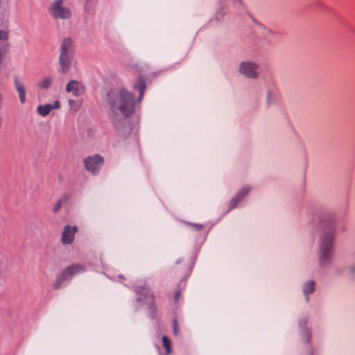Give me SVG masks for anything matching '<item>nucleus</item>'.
<instances>
[{
  "instance_id": "1",
  "label": "nucleus",
  "mask_w": 355,
  "mask_h": 355,
  "mask_svg": "<svg viewBox=\"0 0 355 355\" xmlns=\"http://www.w3.org/2000/svg\"><path fill=\"white\" fill-rule=\"evenodd\" d=\"M109 101L113 112L120 111L125 116H130L135 112L136 101L132 93L120 89L110 93Z\"/></svg>"
},
{
  "instance_id": "2",
  "label": "nucleus",
  "mask_w": 355,
  "mask_h": 355,
  "mask_svg": "<svg viewBox=\"0 0 355 355\" xmlns=\"http://www.w3.org/2000/svg\"><path fill=\"white\" fill-rule=\"evenodd\" d=\"M72 54V40L69 38H65L62 41L59 58L62 72L64 73H67L69 69Z\"/></svg>"
},
{
  "instance_id": "3",
  "label": "nucleus",
  "mask_w": 355,
  "mask_h": 355,
  "mask_svg": "<svg viewBox=\"0 0 355 355\" xmlns=\"http://www.w3.org/2000/svg\"><path fill=\"white\" fill-rule=\"evenodd\" d=\"M85 270V266L81 263L69 266L63 270L58 275L53 284V288L55 289L60 288L63 282L71 279L75 275L80 273Z\"/></svg>"
},
{
  "instance_id": "4",
  "label": "nucleus",
  "mask_w": 355,
  "mask_h": 355,
  "mask_svg": "<svg viewBox=\"0 0 355 355\" xmlns=\"http://www.w3.org/2000/svg\"><path fill=\"white\" fill-rule=\"evenodd\" d=\"M333 239L332 233L325 234L322 239L320 257V261L322 264L328 263L331 259Z\"/></svg>"
},
{
  "instance_id": "5",
  "label": "nucleus",
  "mask_w": 355,
  "mask_h": 355,
  "mask_svg": "<svg viewBox=\"0 0 355 355\" xmlns=\"http://www.w3.org/2000/svg\"><path fill=\"white\" fill-rule=\"evenodd\" d=\"M103 158L99 155L89 156L84 160V165L88 171L95 174L103 166Z\"/></svg>"
},
{
  "instance_id": "6",
  "label": "nucleus",
  "mask_w": 355,
  "mask_h": 355,
  "mask_svg": "<svg viewBox=\"0 0 355 355\" xmlns=\"http://www.w3.org/2000/svg\"><path fill=\"white\" fill-rule=\"evenodd\" d=\"M62 0H55L51 6V14L55 18H68L71 15L70 10L62 6Z\"/></svg>"
},
{
  "instance_id": "7",
  "label": "nucleus",
  "mask_w": 355,
  "mask_h": 355,
  "mask_svg": "<svg viewBox=\"0 0 355 355\" xmlns=\"http://www.w3.org/2000/svg\"><path fill=\"white\" fill-rule=\"evenodd\" d=\"M78 232L76 226L66 225L62 234V243L63 244H71L73 243L74 236Z\"/></svg>"
},
{
  "instance_id": "8",
  "label": "nucleus",
  "mask_w": 355,
  "mask_h": 355,
  "mask_svg": "<svg viewBox=\"0 0 355 355\" xmlns=\"http://www.w3.org/2000/svg\"><path fill=\"white\" fill-rule=\"evenodd\" d=\"M257 66L251 62H243L241 64L240 72L249 78H255L257 77L256 71Z\"/></svg>"
},
{
  "instance_id": "9",
  "label": "nucleus",
  "mask_w": 355,
  "mask_h": 355,
  "mask_svg": "<svg viewBox=\"0 0 355 355\" xmlns=\"http://www.w3.org/2000/svg\"><path fill=\"white\" fill-rule=\"evenodd\" d=\"M250 189L248 187L242 188L236 194V196L230 202L229 209H234L237 205L250 193Z\"/></svg>"
},
{
  "instance_id": "10",
  "label": "nucleus",
  "mask_w": 355,
  "mask_h": 355,
  "mask_svg": "<svg viewBox=\"0 0 355 355\" xmlns=\"http://www.w3.org/2000/svg\"><path fill=\"white\" fill-rule=\"evenodd\" d=\"M66 90L67 92H71L76 96L80 95L83 92V87L76 80L70 81L66 87Z\"/></svg>"
},
{
  "instance_id": "11",
  "label": "nucleus",
  "mask_w": 355,
  "mask_h": 355,
  "mask_svg": "<svg viewBox=\"0 0 355 355\" xmlns=\"http://www.w3.org/2000/svg\"><path fill=\"white\" fill-rule=\"evenodd\" d=\"M15 84L16 86V89L19 94L20 101L21 103H24L26 101V90L22 84H21L17 79L16 78L15 80Z\"/></svg>"
},
{
  "instance_id": "12",
  "label": "nucleus",
  "mask_w": 355,
  "mask_h": 355,
  "mask_svg": "<svg viewBox=\"0 0 355 355\" xmlns=\"http://www.w3.org/2000/svg\"><path fill=\"white\" fill-rule=\"evenodd\" d=\"M315 282L313 280L308 281L303 287L304 295L308 297V295L313 293L315 291ZM307 300L309 299L307 298Z\"/></svg>"
},
{
  "instance_id": "13",
  "label": "nucleus",
  "mask_w": 355,
  "mask_h": 355,
  "mask_svg": "<svg viewBox=\"0 0 355 355\" xmlns=\"http://www.w3.org/2000/svg\"><path fill=\"white\" fill-rule=\"evenodd\" d=\"M162 345L165 349L166 355H170L173 352L172 343L166 336H162Z\"/></svg>"
},
{
  "instance_id": "14",
  "label": "nucleus",
  "mask_w": 355,
  "mask_h": 355,
  "mask_svg": "<svg viewBox=\"0 0 355 355\" xmlns=\"http://www.w3.org/2000/svg\"><path fill=\"white\" fill-rule=\"evenodd\" d=\"M53 109V107L50 104H46L44 105H40L37 107L38 113L42 116H46L49 114V112Z\"/></svg>"
},
{
  "instance_id": "15",
  "label": "nucleus",
  "mask_w": 355,
  "mask_h": 355,
  "mask_svg": "<svg viewBox=\"0 0 355 355\" xmlns=\"http://www.w3.org/2000/svg\"><path fill=\"white\" fill-rule=\"evenodd\" d=\"M9 44L0 42V64L2 63L5 55L8 51Z\"/></svg>"
},
{
  "instance_id": "16",
  "label": "nucleus",
  "mask_w": 355,
  "mask_h": 355,
  "mask_svg": "<svg viewBox=\"0 0 355 355\" xmlns=\"http://www.w3.org/2000/svg\"><path fill=\"white\" fill-rule=\"evenodd\" d=\"M52 83V80L50 78H45L42 80L39 83V87L42 89H47L49 88Z\"/></svg>"
},
{
  "instance_id": "17",
  "label": "nucleus",
  "mask_w": 355,
  "mask_h": 355,
  "mask_svg": "<svg viewBox=\"0 0 355 355\" xmlns=\"http://www.w3.org/2000/svg\"><path fill=\"white\" fill-rule=\"evenodd\" d=\"M148 296L150 298V300H152V303H150V304L149 306V309L151 311L152 318H154L156 314V306L154 303V297L152 293H148Z\"/></svg>"
},
{
  "instance_id": "18",
  "label": "nucleus",
  "mask_w": 355,
  "mask_h": 355,
  "mask_svg": "<svg viewBox=\"0 0 355 355\" xmlns=\"http://www.w3.org/2000/svg\"><path fill=\"white\" fill-rule=\"evenodd\" d=\"M8 39V33L4 30L0 31V42L8 44L7 42Z\"/></svg>"
},
{
  "instance_id": "19",
  "label": "nucleus",
  "mask_w": 355,
  "mask_h": 355,
  "mask_svg": "<svg viewBox=\"0 0 355 355\" xmlns=\"http://www.w3.org/2000/svg\"><path fill=\"white\" fill-rule=\"evenodd\" d=\"M146 88V84L144 80L139 81V100L141 99L144 90Z\"/></svg>"
},
{
  "instance_id": "20",
  "label": "nucleus",
  "mask_w": 355,
  "mask_h": 355,
  "mask_svg": "<svg viewBox=\"0 0 355 355\" xmlns=\"http://www.w3.org/2000/svg\"><path fill=\"white\" fill-rule=\"evenodd\" d=\"M173 334L175 336L178 335V334H179L178 323V320L175 318L173 319Z\"/></svg>"
},
{
  "instance_id": "21",
  "label": "nucleus",
  "mask_w": 355,
  "mask_h": 355,
  "mask_svg": "<svg viewBox=\"0 0 355 355\" xmlns=\"http://www.w3.org/2000/svg\"><path fill=\"white\" fill-rule=\"evenodd\" d=\"M189 226L194 228L196 230L201 231L204 228V225L202 224H197V223H188Z\"/></svg>"
},
{
  "instance_id": "22",
  "label": "nucleus",
  "mask_w": 355,
  "mask_h": 355,
  "mask_svg": "<svg viewBox=\"0 0 355 355\" xmlns=\"http://www.w3.org/2000/svg\"><path fill=\"white\" fill-rule=\"evenodd\" d=\"M69 197L67 195L62 196L58 202H60L62 205L66 204L69 201Z\"/></svg>"
},
{
  "instance_id": "23",
  "label": "nucleus",
  "mask_w": 355,
  "mask_h": 355,
  "mask_svg": "<svg viewBox=\"0 0 355 355\" xmlns=\"http://www.w3.org/2000/svg\"><path fill=\"white\" fill-rule=\"evenodd\" d=\"M69 197L67 195L62 196L58 202H60L62 205L66 204L69 201Z\"/></svg>"
},
{
  "instance_id": "24",
  "label": "nucleus",
  "mask_w": 355,
  "mask_h": 355,
  "mask_svg": "<svg viewBox=\"0 0 355 355\" xmlns=\"http://www.w3.org/2000/svg\"><path fill=\"white\" fill-rule=\"evenodd\" d=\"M62 205L60 204V202H57L56 205H55V207L53 209V211L54 213H57L59 211V210L60 209Z\"/></svg>"
},
{
  "instance_id": "25",
  "label": "nucleus",
  "mask_w": 355,
  "mask_h": 355,
  "mask_svg": "<svg viewBox=\"0 0 355 355\" xmlns=\"http://www.w3.org/2000/svg\"><path fill=\"white\" fill-rule=\"evenodd\" d=\"M53 108L54 109H58L60 108V102L56 101L54 103H53V105H52Z\"/></svg>"
},
{
  "instance_id": "26",
  "label": "nucleus",
  "mask_w": 355,
  "mask_h": 355,
  "mask_svg": "<svg viewBox=\"0 0 355 355\" xmlns=\"http://www.w3.org/2000/svg\"><path fill=\"white\" fill-rule=\"evenodd\" d=\"M180 294H181V293H180V291H177V292L175 293V302H177V301H178V298H179V297H180Z\"/></svg>"
},
{
  "instance_id": "27",
  "label": "nucleus",
  "mask_w": 355,
  "mask_h": 355,
  "mask_svg": "<svg viewBox=\"0 0 355 355\" xmlns=\"http://www.w3.org/2000/svg\"><path fill=\"white\" fill-rule=\"evenodd\" d=\"M147 289L146 288H144L143 290H141L140 291H138L139 293H147Z\"/></svg>"
}]
</instances>
